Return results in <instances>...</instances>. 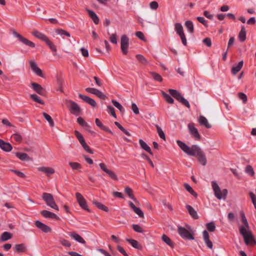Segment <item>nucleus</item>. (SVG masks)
Wrapping results in <instances>:
<instances>
[{
    "label": "nucleus",
    "instance_id": "f257e3e1",
    "mask_svg": "<svg viewBox=\"0 0 256 256\" xmlns=\"http://www.w3.org/2000/svg\"><path fill=\"white\" fill-rule=\"evenodd\" d=\"M176 143L184 152L189 156H196L198 162L202 166L206 164L207 159L206 154L198 146L194 144L190 147L180 140H178Z\"/></svg>",
    "mask_w": 256,
    "mask_h": 256
},
{
    "label": "nucleus",
    "instance_id": "f03ea898",
    "mask_svg": "<svg viewBox=\"0 0 256 256\" xmlns=\"http://www.w3.org/2000/svg\"><path fill=\"white\" fill-rule=\"evenodd\" d=\"M240 215L244 225L239 226L240 233L243 236L244 242L246 244L248 245L252 244V243L255 244L256 242H254V236L250 230L248 223L244 214V212H242Z\"/></svg>",
    "mask_w": 256,
    "mask_h": 256
},
{
    "label": "nucleus",
    "instance_id": "7ed1b4c3",
    "mask_svg": "<svg viewBox=\"0 0 256 256\" xmlns=\"http://www.w3.org/2000/svg\"><path fill=\"white\" fill-rule=\"evenodd\" d=\"M212 187L214 192V195L218 199L225 200L226 198L228 193L226 189H224L222 190L216 182H212Z\"/></svg>",
    "mask_w": 256,
    "mask_h": 256
},
{
    "label": "nucleus",
    "instance_id": "20e7f679",
    "mask_svg": "<svg viewBox=\"0 0 256 256\" xmlns=\"http://www.w3.org/2000/svg\"><path fill=\"white\" fill-rule=\"evenodd\" d=\"M42 199L44 200L47 206L50 207L52 209L58 210L59 208L56 204L53 196L50 193L44 192L42 195Z\"/></svg>",
    "mask_w": 256,
    "mask_h": 256
},
{
    "label": "nucleus",
    "instance_id": "39448f33",
    "mask_svg": "<svg viewBox=\"0 0 256 256\" xmlns=\"http://www.w3.org/2000/svg\"><path fill=\"white\" fill-rule=\"evenodd\" d=\"M66 104L69 108L70 112L76 116H78L80 112V108L79 106L74 102L72 100H66Z\"/></svg>",
    "mask_w": 256,
    "mask_h": 256
},
{
    "label": "nucleus",
    "instance_id": "423d86ee",
    "mask_svg": "<svg viewBox=\"0 0 256 256\" xmlns=\"http://www.w3.org/2000/svg\"><path fill=\"white\" fill-rule=\"evenodd\" d=\"M174 30L177 34L180 36L182 42L184 46H186L187 40L184 33L182 26L180 23H176L174 24Z\"/></svg>",
    "mask_w": 256,
    "mask_h": 256
},
{
    "label": "nucleus",
    "instance_id": "0eeeda50",
    "mask_svg": "<svg viewBox=\"0 0 256 256\" xmlns=\"http://www.w3.org/2000/svg\"><path fill=\"white\" fill-rule=\"evenodd\" d=\"M129 46V38L126 34L122 36L120 38V48L122 53L124 54H127Z\"/></svg>",
    "mask_w": 256,
    "mask_h": 256
},
{
    "label": "nucleus",
    "instance_id": "6e6552de",
    "mask_svg": "<svg viewBox=\"0 0 256 256\" xmlns=\"http://www.w3.org/2000/svg\"><path fill=\"white\" fill-rule=\"evenodd\" d=\"M76 198L77 202L82 208L86 210L88 212H90V210L88 208L86 202L81 194L76 192Z\"/></svg>",
    "mask_w": 256,
    "mask_h": 256
},
{
    "label": "nucleus",
    "instance_id": "1a4fd4ad",
    "mask_svg": "<svg viewBox=\"0 0 256 256\" xmlns=\"http://www.w3.org/2000/svg\"><path fill=\"white\" fill-rule=\"evenodd\" d=\"M178 232L180 236L183 238L191 240H194L193 236L188 232V230L183 227L178 226Z\"/></svg>",
    "mask_w": 256,
    "mask_h": 256
},
{
    "label": "nucleus",
    "instance_id": "9d476101",
    "mask_svg": "<svg viewBox=\"0 0 256 256\" xmlns=\"http://www.w3.org/2000/svg\"><path fill=\"white\" fill-rule=\"evenodd\" d=\"M30 66L32 71L36 74L37 76L44 78V74H42L41 69L38 66L34 60H30L29 62Z\"/></svg>",
    "mask_w": 256,
    "mask_h": 256
},
{
    "label": "nucleus",
    "instance_id": "9b49d317",
    "mask_svg": "<svg viewBox=\"0 0 256 256\" xmlns=\"http://www.w3.org/2000/svg\"><path fill=\"white\" fill-rule=\"evenodd\" d=\"M36 226L45 233H48L52 232V228L48 226L45 224L40 220L35 222Z\"/></svg>",
    "mask_w": 256,
    "mask_h": 256
},
{
    "label": "nucleus",
    "instance_id": "f8f14e48",
    "mask_svg": "<svg viewBox=\"0 0 256 256\" xmlns=\"http://www.w3.org/2000/svg\"><path fill=\"white\" fill-rule=\"evenodd\" d=\"M188 128L190 134L196 140H200V134L196 128H195L194 124H188Z\"/></svg>",
    "mask_w": 256,
    "mask_h": 256
},
{
    "label": "nucleus",
    "instance_id": "ddd939ff",
    "mask_svg": "<svg viewBox=\"0 0 256 256\" xmlns=\"http://www.w3.org/2000/svg\"><path fill=\"white\" fill-rule=\"evenodd\" d=\"M31 86L37 94L41 95L44 96L46 94V90L40 84L36 82H32Z\"/></svg>",
    "mask_w": 256,
    "mask_h": 256
},
{
    "label": "nucleus",
    "instance_id": "4468645a",
    "mask_svg": "<svg viewBox=\"0 0 256 256\" xmlns=\"http://www.w3.org/2000/svg\"><path fill=\"white\" fill-rule=\"evenodd\" d=\"M38 171L45 174L48 176L55 172V170L54 168L48 166H40L38 168Z\"/></svg>",
    "mask_w": 256,
    "mask_h": 256
},
{
    "label": "nucleus",
    "instance_id": "2eb2a0df",
    "mask_svg": "<svg viewBox=\"0 0 256 256\" xmlns=\"http://www.w3.org/2000/svg\"><path fill=\"white\" fill-rule=\"evenodd\" d=\"M68 234L70 236L72 239L77 242L82 244H86V241L84 240V238L76 232H69Z\"/></svg>",
    "mask_w": 256,
    "mask_h": 256
},
{
    "label": "nucleus",
    "instance_id": "dca6fc26",
    "mask_svg": "<svg viewBox=\"0 0 256 256\" xmlns=\"http://www.w3.org/2000/svg\"><path fill=\"white\" fill-rule=\"evenodd\" d=\"M78 96L80 98H82L85 102L90 104L92 107L94 108L96 106V102L92 98L88 96L82 95V94H79Z\"/></svg>",
    "mask_w": 256,
    "mask_h": 256
},
{
    "label": "nucleus",
    "instance_id": "f3484780",
    "mask_svg": "<svg viewBox=\"0 0 256 256\" xmlns=\"http://www.w3.org/2000/svg\"><path fill=\"white\" fill-rule=\"evenodd\" d=\"M204 240L208 248L212 249L213 248L212 242L210 240L208 232L205 230L202 232Z\"/></svg>",
    "mask_w": 256,
    "mask_h": 256
},
{
    "label": "nucleus",
    "instance_id": "a211bd4d",
    "mask_svg": "<svg viewBox=\"0 0 256 256\" xmlns=\"http://www.w3.org/2000/svg\"><path fill=\"white\" fill-rule=\"evenodd\" d=\"M40 214L46 218H51L56 220L59 219V218L55 214L46 210H43L41 211Z\"/></svg>",
    "mask_w": 256,
    "mask_h": 256
},
{
    "label": "nucleus",
    "instance_id": "6ab92c4d",
    "mask_svg": "<svg viewBox=\"0 0 256 256\" xmlns=\"http://www.w3.org/2000/svg\"><path fill=\"white\" fill-rule=\"evenodd\" d=\"M32 34L36 38L44 42H46V40L48 38L45 34L36 30H34L32 32Z\"/></svg>",
    "mask_w": 256,
    "mask_h": 256
},
{
    "label": "nucleus",
    "instance_id": "aec40b11",
    "mask_svg": "<svg viewBox=\"0 0 256 256\" xmlns=\"http://www.w3.org/2000/svg\"><path fill=\"white\" fill-rule=\"evenodd\" d=\"M128 204L133 211L140 218L144 217V212L140 208L136 207L132 202H129Z\"/></svg>",
    "mask_w": 256,
    "mask_h": 256
},
{
    "label": "nucleus",
    "instance_id": "412c9836",
    "mask_svg": "<svg viewBox=\"0 0 256 256\" xmlns=\"http://www.w3.org/2000/svg\"><path fill=\"white\" fill-rule=\"evenodd\" d=\"M0 148L4 151L10 152L12 150V145L8 143L4 142L0 139Z\"/></svg>",
    "mask_w": 256,
    "mask_h": 256
},
{
    "label": "nucleus",
    "instance_id": "4be33fe9",
    "mask_svg": "<svg viewBox=\"0 0 256 256\" xmlns=\"http://www.w3.org/2000/svg\"><path fill=\"white\" fill-rule=\"evenodd\" d=\"M14 154L21 160L29 161L32 160L31 158L26 153L16 152Z\"/></svg>",
    "mask_w": 256,
    "mask_h": 256
},
{
    "label": "nucleus",
    "instance_id": "5701e85b",
    "mask_svg": "<svg viewBox=\"0 0 256 256\" xmlns=\"http://www.w3.org/2000/svg\"><path fill=\"white\" fill-rule=\"evenodd\" d=\"M243 60L240 61L237 64L234 66L232 68V73L234 75H236L242 69L243 66Z\"/></svg>",
    "mask_w": 256,
    "mask_h": 256
},
{
    "label": "nucleus",
    "instance_id": "b1692460",
    "mask_svg": "<svg viewBox=\"0 0 256 256\" xmlns=\"http://www.w3.org/2000/svg\"><path fill=\"white\" fill-rule=\"evenodd\" d=\"M198 121L200 125L204 126L208 128H211V125L208 123V120L204 116H200Z\"/></svg>",
    "mask_w": 256,
    "mask_h": 256
},
{
    "label": "nucleus",
    "instance_id": "393cba45",
    "mask_svg": "<svg viewBox=\"0 0 256 256\" xmlns=\"http://www.w3.org/2000/svg\"><path fill=\"white\" fill-rule=\"evenodd\" d=\"M139 144L140 147L146 152H148L150 154L152 155V152L151 150L150 147L144 142L142 140H139Z\"/></svg>",
    "mask_w": 256,
    "mask_h": 256
},
{
    "label": "nucleus",
    "instance_id": "a878e982",
    "mask_svg": "<svg viewBox=\"0 0 256 256\" xmlns=\"http://www.w3.org/2000/svg\"><path fill=\"white\" fill-rule=\"evenodd\" d=\"M89 16L90 17V18L93 20L94 23L96 24H98L100 20L98 16L92 10H87Z\"/></svg>",
    "mask_w": 256,
    "mask_h": 256
},
{
    "label": "nucleus",
    "instance_id": "bb28decb",
    "mask_svg": "<svg viewBox=\"0 0 256 256\" xmlns=\"http://www.w3.org/2000/svg\"><path fill=\"white\" fill-rule=\"evenodd\" d=\"M186 208L188 212L190 214L194 219H198V216L196 212L194 210V208L190 205H186Z\"/></svg>",
    "mask_w": 256,
    "mask_h": 256
},
{
    "label": "nucleus",
    "instance_id": "cd10ccee",
    "mask_svg": "<svg viewBox=\"0 0 256 256\" xmlns=\"http://www.w3.org/2000/svg\"><path fill=\"white\" fill-rule=\"evenodd\" d=\"M238 38L240 41L244 42L246 38V30L244 26H241V30L238 34Z\"/></svg>",
    "mask_w": 256,
    "mask_h": 256
},
{
    "label": "nucleus",
    "instance_id": "c85d7f7f",
    "mask_svg": "<svg viewBox=\"0 0 256 256\" xmlns=\"http://www.w3.org/2000/svg\"><path fill=\"white\" fill-rule=\"evenodd\" d=\"M185 26L187 30L190 34H193L194 32V27L193 23L190 20H187L185 22Z\"/></svg>",
    "mask_w": 256,
    "mask_h": 256
},
{
    "label": "nucleus",
    "instance_id": "c756f323",
    "mask_svg": "<svg viewBox=\"0 0 256 256\" xmlns=\"http://www.w3.org/2000/svg\"><path fill=\"white\" fill-rule=\"evenodd\" d=\"M19 41L28 46L31 48L35 47V44L33 42L29 40L24 36H22Z\"/></svg>",
    "mask_w": 256,
    "mask_h": 256
},
{
    "label": "nucleus",
    "instance_id": "7c9ffc66",
    "mask_svg": "<svg viewBox=\"0 0 256 256\" xmlns=\"http://www.w3.org/2000/svg\"><path fill=\"white\" fill-rule=\"evenodd\" d=\"M15 250L18 252H25L26 250V245L24 244H18L15 246Z\"/></svg>",
    "mask_w": 256,
    "mask_h": 256
},
{
    "label": "nucleus",
    "instance_id": "2f4dec72",
    "mask_svg": "<svg viewBox=\"0 0 256 256\" xmlns=\"http://www.w3.org/2000/svg\"><path fill=\"white\" fill-rule=\"evenodd\" d=\"M12 238V234L10 232H3L0 236V240L2 242L6 241Z\"/></svg>",
    "mask_w": 256,
    "mask_h": 256
},
{
    "label": "nucleus",
    "instance_id": "473e14b6",
    "mask_svg": "<svg viewBox=\"0 0 256 256\" xmlns=\"http://www.w3.org/2000/svg\"><path fill=\"white\" fill-rule=\"evenodd\" d=\"M30 98L35 102L40 104H44V102L36 94H32Z\"/></svg>",
    "mask_w": 256,
    "mask_h": 256
},
{
    "label": "nucleus",
    "instance_id": "72a5a7b5",
    "mask_svg": "<svg viewBox=\"0 0 256 256\" xmlns=\"http://www.w3.org/2000/svg\"><path fill=\"white\" fill-rule=\"evenodd\" d=\"M124 192L131 199L134 200V202L137 201L136 198L132 194V188H130V187H126L124 189Z\"/></svg>",
    "mask_w": 256,
    "mask_h": 256
},
{
    "label": "nucleus",
    "instance_id": "f704fd0d",
    "mask_svg": "<svg viewBox=\"0 0 256 256\" xmlns=\"http://www.w3.org/2000/svg\"><path fill=\"white\" fill-rule=\"evenodd\" d=\"M92 204H94L98 208L102 210L105 212H108V207L94 200L92 202Z\"/></svg>",
    "mask_w": 256,
    "mask_h": 256
},
{
    "label": "nucleus",
    "instance_id": "c9c22d12",
    "mask_svg": "<svg viewBox=\"0 0 256 256\" xmlns=\"http://www.w3.org/2000/svg\"><path fill=\"white\" fill-rule=\"evenodd\" d=\"M42 115L44 118L48 122L51 127H54V124L51 116L46 112H43Z\"/></svg>",
    "mask_w": 256,
    "mask_h": 256
},
{
    "label": "nucleus",
    "instance_id": "e433bc0d",
    "mask_svg": "<svg viewBox=\"0 0 256 256\" xmlns=\"http://www.w3.org/2000/svg\"><path fill=\"white\" fill-rule=\"evenodd\" d=\"M112 102L116 108L119 110L120 112L124 113V108H123L122 105L118 101L116 100H112Z\"/></svg>",
    "mask_w": 256,
    "mask_h": 256
},
{
    "label": "nucleus",
    "instance_id": "4c0bfd02",
    "mask_svg": "<svg viewBox=\"0 0 256 256\" xmlns=\"http://www.w3.org/2000/svg\"><path fill=\"white\" fill-rule=\"evenodd\" d=\"M206 226L208 230L210 232H214L216 230V224L213 222L207 223Z\"/></svg>",
    "mask_w": 256,
    "mask_h": 256
},
{
    "label": "nucleus",
    "instance_id": "58836bf2",
    "mask_svg": "<svg viewBox=\"0 0 256 256\" xmlns=\"http://www.w3.org/2000/svg\"><path fill=\"white\" fill-rule=\"evenodd\" d=\"M168 92L170 94L177 100L182 95L178 90L172 89H169Z\"/></svg>",
    "mask_w": 256,
    "mask_h": 256
},
{
    "label": "nucleus",
    "instance_id": "ea45409f",
    "mask_svg": "<svg viewBox=\"0 0 256 256\" xmlns=\"http://www.w3.org/2000/svg\"><path fill=\"white\" fill-rule=\"evenodd\" d=\"M156 128L157 132L159 136L162 140H166V136L165 134L162 130L161 128L158 125L156 124Z\"/></svg>",
    "mask_w": 256,
    "mask_h": 256
},
{
    "label": "nucleus",
    "instance_id": "a19ab883",
    "mask_svg": "<svg viewBox=\"0 0 256 256\" xmlns=\"http://www.w3.org/2000/svg\"><path fill=\"white\" fill-rule=\"evenodd\" d=\"M162 240L166 243L168 245L170 246V247H173L174 244L172 242L170 239L166 234H163L162 236Z\"/></svg>",
    "mask_w": 256,
    "mask_h": 256
},
{
    "label": "nucleus",
    "instance_id": "79ce46f5",
    "mask_svg": "<svg viewBox=\"0 0 256 256\" xmlns=\"http://www.w3.org/2000/svg\"><path fill=\"white\" fill-rule=\"evenodd\" d=\"M74 132L76 136L81 145L84 144L86 142L82 134L77 130H75Z\"/></svg>",
    "mask_w": 256,
    "mask_h": 256
},
{
    "label": "nucleus",
    "instance_id": "37998d69",
    "mask_svg": "<svg viewBox=\"0 0 256 256\" xmlns=\"http://www.w3.org/2000/svg\"><path fill=\"white\" fill-rule=\"evenodd\" d=\"M184 186L185 188L192 196H194L195 197L197 196L196 193L193 190L192 188L190 185H189L188 184H184Z\"/></svg>",
    "mask_w": 256,
    "mask_h": 256
},
{
    "label": "nucleus",
    "instance_id": "c03bdc74",
    "mask_svg": "<svg viewBox=\"0 0 256 256\" xmlns=\"http://www.w3.org/2000/svg\"><path fill=\"white\" fill-rule=\"evenodd\" d=\"M162 94L164 97L165 100L169 104H173L174 102V99L168 94L162 92Z\"/></svg>",
    "mask_w": 256,
    "mask_h": 256
},
{
    "label": "nucleus",
    "instance_id": "a18cd8bd",
    "mask_svg": "<svg viewBox=\"0 0 256 256\" xmlns=\"http://www.w3.org/2000/svg\"><path fill=\"white\" fill-rule=\"evenodd\" d=\"M78 122L82 126H85L88 129L90 128V126L85 122L84 118L81 117H79L77 118Z\"/></svg>",
    "mask_w": 256,
    "mask_h": 256
},
{
    "label": "nucleus",
    "instance_id": "49530a36",
    "mask_svg": "<svg viewBox=\"0 0 256 256\" xmlns=\"http://www.w3.org/2000/svg\"><path fill=\"white\" fill-rule=\"evenodd\" d=\"M246 172L248 175L253 176L254 175V172L251 166H247L245 169Z\"/></svg>",
    "mask_w": 256,
    "mask_h": 256
},
{
    "label": "nucleus",
    "instance_id": "de8ad7c7",
    "mask_svg": "<svg viewBox=\"0 0 256 256\" xmlns=\"http://www.w3.org/2000/svg\"><path fill=\"white\" fill-rule=\"evenodd\" d=\"M150 74H151L152 76V78L155 80H156V81H158L160 82H162V77L158 74H157L155 72H151Z\"/></svg>",
    "mask_w": 256,
    "mask_h": 256
},
{
    "label": "nucleus",
    "instance_id": "09e8293b",
    "mask_svg": "<svg viewBox=\"0 0 256 256\" xmlns=\"http://www.w3.org/2000/svg\"><path fill=\"white\" fill-rule=\"evenodd\" d=\"M127 242H128L134 248H139V244L138 242L132 239H126Z\"/></svg>",
    "mask_w": 256,
    "mask_h": 256
},
{
    "label": "nucleus",
    "instance_id": "8fccbe9b",
    "mask_svg": "<svg viewBox=\"0 0 256 256\" xmlns=\"http://www.w3.org/2000/svg\"><path fill=\"white\" fill-rule=\"evenodd\" d=\"M68 164L72 168V170H78V169L81 168L80 164L79 163H78V162H70L68 163Z\"/></svg>",
    "mask_w": 256,
    "mask_h": 256
},
{
    "label": "nucleus",
    "instance_id": "3c124183",
    "mask_svg": "<svg viewBox=\"0 0 256 256\" xmlns=\"http://www.w3.org/2000/svg\"><path fill=\"white\" fill-rule=\"evenodd\" d=\"M178 100L182 103L183 104L185 105L187 108H189L190 107V104H189L188 101L187 100L185 99L182 95L179 98Z\"/></svg>",
    "mask_w": 256,
    "mask_h": 256
},
{
    "label": "nucleus",
    "instance_id": "603ef678",
    "mask_svg": "<svg viewBox=\"0 0 256 256\" xmlns=\"http://www.w3.org/2000/svg\"><path fill=\"white\" fill-rule=\"evenodd\" d=\"M178 100L182 103L183 104L185 105L187 108H189L190 107V104H189L188 101L187 100L185 99L182 95L179 98Z\"/></svg>",
    "mask_w": 256,
    "mask_h": 256
},
{
    "label": "nucleus",
    "instance_id": "864d4df0",
    "mask_svg": "<svg viewBox=\"0 0 256 256\" xmlns=\"http://www.w3.org/2000/svg\"><path fill=\"white\" fill-rule=\"evenodd\" d=\"M136 58L141 63L144 64H146L148 63L146 59L142 55L137 54L136 55Z\"/></svg>",
    "mask_w": 256,
    "mask_h": 256
},
{
    "label": "nucleus",
    "instance_id": "5fc2aeb1",
    "mask_svg": "<svg viewBox=\"0 0 256 256\" xmlns=\"http://www.w3.org/2000/svg\"><path fill=\"white\" fill-rule=\"evenodd\" d=\"M49 46L50 48L53 52H56V48L54 44L48 38L45 42Z\"/></svg>",
    "mask_w": 256,
    "mask_h": 256
},
{
    "label": "nucleus",
    "instance_id": "6e6d98bb",
    "mask_svg": "<svg viewBox=\"0 0 256 256\" xmlns=\"http://www.w3.org/2000/svg\"><path fill=\"white\" fill-rule=\"evenodd\" d=\"M56 32L57 34H60V36L64 35V36H66L68 37H70V34L69 32H68L66 31H65L64 30H62V29L56 30Z\"/></svg>",
    "mask_w": 256,
    "mask_h": 256
},
{
    "label": "nucleus",
    "instance_id": "4d7b16f0",
    "mask_svg": "<svg viewBox=\"0 0 256 256\" xmlns=\"http://www.w3.org/2000/svg\"><path fill=\"white\" fill-rule=\"evenodd\" d=\"M132 226L134 230L137 232L142 233L144 232L142 228L138 224H134Z\"/></svg>",
    "mask_w": 256,
    "mask_h": 256
},
{
    "label": "nucleus",
    "instance_id": "13d9d810",
    "mask_svg": "<svg viewBox=\"0 0 256 256\" xmlns=\"http://www.w3.org/2000/svg\"><path fill=\"white\" fill-rule=\"evenodd\" d=\"M106 172L108 175V176L114 180H117L118 177L116 174L112 171L108 169Z\"/></svg>",
    "mask_w": 256,
    "mask_h": 256
},
{
    "label": "nucleus",
    "instance_id": "bf43d9fd",
    "mask_svg": "<svg viewBox=\"0 0 256 256\" xmlns=\"http://www.w3.org/2000/svg\"><path fill=\"white\" fill-rule=\"evenodd\" d=\"M12 138L14 140L17 142H20L22 140V137L20 134H14L12 136Z\"/></svg>",
    "mask_w": 256,
    "mask_h": 256
},
{
    "label": "nucleus",
    "instance_id": "052dcab7",
    "mask_svg": "<svg viewBox=\"0 0 256 256\" xmlns=\"http://www.w3.org/2000/svg\"><path fill=\"white\" fill-rule=\"evenodd\" d=\"M108 111V112L114 118H116V114H115V110L114 108L110 106H107Z\"/></svg>",
    "mask_w": 256,
    "mask_h": 256
},
{
    "label": "nucleus",
    "instance_id": "680f3d73",
    "mask_svg": "<svg viewBox=\"0 0 256 256\" xmlns=\"http://www.w3.org/2000/svg\"><path fill=\"white\" fill-rule=\"evenodd\" d=\"M238 96L240 99L244 103H246L247 102V96L244 93L240 92L238 94Z\"/></svg>",
    "mask_w": 256,
    "mask_h": 256
},
{
    "label": "nucleus",
    "instance_id": "e2e57ef3",
    "mask_svg": "<svg viewBox=\"0 0 256 256\" xmlns=\"http://www.w3.org/2000/svg\"><path fill=\"white\" fill-rule=\"evenodd\" d=\"M132 110L136 114H139V109L135 103L132 104Z\"/></svg>",
    "mask_w": 256,
    "mask_h": 256
},
{
    "label": "nucleus",
    "instance_id": "0e129e2a",
    "mask_svg": "<svg viewBox=\"0 0 256 256\" xmlns=\"http://www.w3.org/2000/svg\"><path fill=\"white\" fill-rule=\"evenodd\" d=\"M86 90L88 93L96 95L98 90L95 88H88L86 89Z\"/></svg>",
    "mask_w": 256,
    "mask_h": 256
},
{
    "label": "nucleus",
    "instance_id": "69168bd1",
    "mask_svg": "<svg viewBox=\"0 0 256 256\" xmlns=\"http://www.w3.org/2000/svg\"><path fill=\"white\" fill-rule=\"evenodd\" d=\"M82 148H84V150L87 152H88L92 154L94 153L93 151L90 148L89 146L85 142L84 144H82Z\"/></svg>",
    "mask_w": 256,
    "mask_h": 256
},
{
    "label": "nucleus",
    "instance_id": "338daca9",
    "mask_svg": "<svg viewBox=\"0 0 256 256\" xmlns=\"http://www.w3.org/2000/svg\"><path fill=\"white\" fill-rule=\"evenodd\" d=\"M158 6V3L156 1H153L150 4V7L152 10H156Z\"/></svg>",
    "mask_w": 256,
    "mask_h": 256
},
{
    "label": "nucleus",
    "instance_id": "774afa93",
    "mask_svg": "<svg viewBox=\"0 0 256 256\" xmlns=\"http://www.w3.org/2000/svg\"><path fill=\"white\" fill-rule=\"evenodd\" d=\"M110 40L112 44H116L118 42L116 36V34H112L110 37Z\"/></svg>",
    "mask_w": 256,
    "mask_h": 256
}]
</instances>
